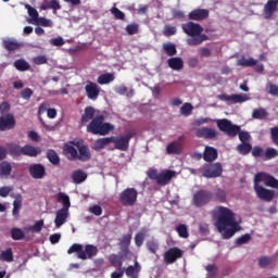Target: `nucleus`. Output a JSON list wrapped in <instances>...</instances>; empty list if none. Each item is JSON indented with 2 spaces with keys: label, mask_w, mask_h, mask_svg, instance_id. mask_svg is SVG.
<instances>
[{
  "label": "nucleus",
  "mask_w": 278,
  "mask_h": 278,
  "mask_svg": "<svg viewBox=\"0 0 278 278\" xmlns=\"http://www.w3.org/2000/svg\"><path fill=\"white\" fill-rule=\"evenodd\" d=\"M195 136L198 138H205L206 140H215V138L218 136V132L212 128L202 127L197 129Z\"/></svg>",
  "instance_id": "4be33fe9"
},
{
  "label": "nucleus",
  "mask_w": 278,
  "mask_h": 278,
  "mask_svg": "<svg viewBox=\"0 0 278 278\" xmlns=\"http://www.w3.org/2000/svg\"><path fill=\"white\" fill-rule=\"evenodd\" d=\"M266 91L268 94H271V97H278V85H275L271 81L267 83Z\"/></svg>",
  "instance_id": "864d4df0"
},
{
  "label": "nucleus",
  "mask_w": 278,
  "mask_h": 278,
  "mask_svg": "<svg viewBox=\"0 0 278 278\" xmlns=\"http://www.w3.org/2000/svg\"><path fill=\"white\" fill-rule=\"evenodd\" d=\"M166 152L168 155H179L181 153V142L173 141L166 147Z\"/></svg>",
  "instance_id": "2f4dec72"
},
{
  "label": "nucleus",
  "mask_w": 278,
  "mask_h": 278,
  "mask_svg": "<svg viewBox=\"0 0 278 278\" xmlns=\"http://www.w3.org/2000/svg\"><path fill=\"white\" fill-rule=\"evenodd\" d=\"M71 144H74L78 150L77 159L79 162H90L92 159V153L90 152V148L87 144H81L79 141H72Z\"/></svg>",
  "instance_id": "f8f14e48"
},
{
  "label": "nucleus",
  "mask_w": 278,
  "mask_h": 278,
  "mask_svg": "<svg viewBox=\"0 0 278 278\" xmlns=\"http://www.w3.org/2000/svg\"><path fill=\"white\" fill-rule=\"evenodd\" d=\"M277 8H278V0H268L267 3L264 5V10H263L264 18H266L267 21L273 18V14L277 12Z\"/></svg>",
  "instance_id": "aec40b11"
},
{
  "label": "nucleus",
  "mask_w": 278,
  "mask_h": 278,
  "mask_svg": "<svg viewBox=\"0 0 278 278\" xmlns=\"http://www.w3.org/2000/svg\"><path fill=\"white\" fill-rule=\"evenodd\" d=\"M200 173L202 177L206 179H216L223 175V164L220 163H205L201 168Z\"/></svg>",
  "instance_id": "6e6552de"
},
{
  "label": "nucleus",
  "mask_w": 278,
  "mask_h": 278,
  "mask_svg": "<svg viewBox=\"0 0 278 278\" xmlns=\"http://www.w3.org/2000/svg\"><path fill=\"white\" fill-rule=\"evenodd\" d=\"M273 264V258L270 256H262L258 258L260 268H266Z\"/></svg>",
  "instance_id": "6e6d98bb"
},
{
  "label": "nucleus",
  "mask_w": 278,
  "mask_h": 278,
  "mask_svg": "<svg viewBox=\"0 0 278 278\" xmlns=\"http://www.w3.org/2000/svg\"><path fill=\"white\" fill-rule=\"evenodd\" d=\"M146 247H147L148 251H150V253L155 255L157 253V251L160 250V242H157V240H155V239H150L147 241Z\"/></svg>",
  "instance_id": "37998d69"
},
{
  "label": "nucleus",
  "mask_w": 278,
  "mask_h": 278,
  "mask_svg": "<svg viewBox=\"0 0 278 278\" xmlns=\"http://www.w3.org/2000/svg\"><path fill=\"white\" fill-rule=\"evenodd\" d=\"M237 151L240 155H249L253 151V146L250 142H243L237 147Z\"/></svg>",
  "instance_id": "e433bc0d"
},
{
  "label": "nucleus",
  "mask_w": 278,
  "mask_h": 278,
  "mask_svg": "<svg viewBox=\"0 0 278 278\" xmlns=\"http://www.w3.org/2000/svg\"><path fill=\"white\" fill-rule=\"evenodd\" d=\"M109 262L114 268H123V257L117 254H111L109 256Z\"/></svg>",
  "instance_id": "c9c22d12"
},
{
  "label": "nucleus",
  "mask_w": 278,
  "mask_h": 278,
  "mask_svg": "<svg viewBox=\"0 0 278 278\" xmlns=\"http://www.w3.org/2000/svg\"><path fill=\"white\" fill-rule=\"evenodd\" d=\"M270 136L274 144L278 147V126H275L270 129Z\"/></svg>",
  "instance_id": "774afa93"
},
{
  "label": "nucleus",
  "mask_w": 278,
  "mask_h": 278,
  "mask_svg": "<svg viewBox=\"0 0 278 278\" xmlns=\"http://www.w3.org/2000/svg\"><path fill=\"white\" fill-rule=\"evenodd\" d=\"M14 67L16 68V71L21 72L29 71L30 68L29 63H27V61L23 59L16 60L14 62Z\"/></svg>",
  "instance_id": "c03bdc74"
},
{
  "label": "nucleus",
  "mask_w": 278,
  "mask_h": 278,
  "mask_svg": "<svg viewBox=\"0 0 278 278\" xmlns=\"http://www.w3.org/2000/svg\"><path fill=\"white\" fill-rule=\"evenodd\" d=\"M97 81L98 84H100V86H105V84H112V81H114V74H102L98 77Z\"/></svg>",
  "instance_id": "58836bf2"
},
{
  "label": "nucleus",
  "mask_w": 278,
  "mask_h": 278,
  "mask_svg": "<svg viewBox=\"0 0 278 278\" xmlns=\"http://www.w3.org/2000/svg\"><path fill=\"white\" fill-rule=\"evenodd\" d=\"M254 191L256 192L261 201L270 202L273 199H275V191L268 190L260 186V182H254Z\"/></svg>",
  "instance_id": "dca6fc26"
},
{
  "label": "nucleus",
  "mask_w": 278,
  "mask_h": 278,
  "mask_svg": "<svg viewBox=\"0 0 278 278\" xmlns=\"http://www.w3.org/2000/svg\"><path fill=\"white\" fill-rule=\"evenodd\" d=\"M167 64L173 71H181L184 68V59L179 56L170 58L167 60Z\"/></svg>",
  "instance_id": "7c9ffc66"
},
{
  "label": "nucleus",
  "mask_w": 278,
  "mask_h": 278,
  "mask_svg": "<svg viewBox=\"0 0 278 278\" xmlns=\"http://www.w3.org/2000/svg\"><path fill=\"white\" fill-rule=\"evenodd\" d=\"M163 34L164 36H167V37L175 36V34H177V27L166 25L164 27Z\"/></svg>",
  "instance_id": "052dcab7"
},
{
  "label": "nucleus",
  "mask_w": 278,
  "mask_h": 278,
  "mask_svg": "<svg viewBox=\"0 0 278 278\" xmlns=\"http://www.w3.org/2000/svg\"><path fill=\"white\" fill-rule=\"evenodd\" d=\"M16 127V119H14V115L7 114L4 116H0V131H8V129H14Z\"/></svg>",
  "instance_id": "a211bd4d"
},
{
  "label": "nucleus",
  "mask_w": 278,
  "mask_h": 278,
  "mask_svg": "<svg viewBox=\"0 0 278 278\" xmlns=\"http://www.w3.org/2000/svg\"><path fill=\"white\" fill-rule=\"evenodd\" d=\"M163 51L169 56L177 55V46L173 42L163 43Z\"/></svg>",
  "instance_id": "4c0bfd02"
},
{
  "label": "nucleus",
  "mask_w": 278,
  "mask_h": 278,
  "mask_svg": "<svg viewBox=\"0 0 278 278\" xmlns=\"http://www.w3.org/2000/svg\"><path fill=\"white\" fill-rule=\"evenodd\" d=\"M136 136V130H129L125 134V136L121 135L119 137H111V142L115 144V149L117 151H128L129 149V142L131 138Z\"/></svg>",
  "instance_id": "1a4fd4ad"
},
{
  "label": "nucleus",
  "mask_w": 278,
  "mask_h": 278,
  "mask_svg": "<svg viewBox=\"0 0 278 278\" xmlns=\"http://www.w3.org/2000/svg\"><path fill=\"white\" fill-rule=\"evenodd\" d=\"M7 149L12 157H21L23 155V147L18 143H7Z\"/></svg>",
  "instance_id": "c756f323"
},
{
  "label": "nucleus",
  "mask_w": 278,
  "mask_h": 278,
  "mask_svg": "<svg viewBox=\"0 0 278 278\" xmlns=\"http://www.w3.org/2000/svg\"><path fill=\"white\" fill-rule=\"evenodd\" d=\"M65 155H70L68 160H77L78 150L75 148V146H71L68 143H65L63 147Z\"/></svg>",
  "instance_id": "72a5a7b5"
},
{
  "label": "nucleus",
  "mask_w": 278,
  "mask_h": 278,
  "mask_svg": "<svg viewBox=\"0 0 278 278\" xmlns=\"http://www.w3.org/2000/svg\"><path fill=\"white\" fill-rule=\"evenodd\" d=\"M219 101H226L227 103H244L245 101H249V96L242 94V93H222L217 97Z\"/></svg>",
  "instance_id": "2eb2a0df"
},
{
  "label": "nucleus",
  "mask_w": 278,
  "mask_h": 278,
  "mask_svg": "<svg viewBox=\"0 0 278 278\" xmlns=\"http://www.w3.org/2000/svg\"><path fill=\"white\" fill-rule=\"evenodd\" d=\"M94 113L96 111L92 106H87L84 114L81 115L80 125H87V123H90V121L96 117Z\"/></svg>",
  "instance_id": "c85d7f7f"
},
{
  "label": "nucleus",
  "mask_w": 278,
  "mask_h": 278,
  "mask_svg": "<svg viewBox=\"0 0 278 278\" xmlns=\"http://www.w3.org/2000/svg\"><path fill=\"white\" fill-rule=\"evenodd\" d=\"M215 199L216 201H219V203H226L227 193L223 189H217L215 192Z\"/></svg>",
  "instance_id": "13d9d810"
},
{
  "label": "nucleus",
  "mask_w": 278,
  "mask_h": 278,
  "mask_svg": "<svg viewBox=\"0 0 278 278\" xmlns=\"http://www.w3.org/2000/svg\"><path fill=\"white\" fill-rule=\"evenodd\" d=\"M139 29H140V26L136 23L128 24L126 26V31L129 36H135V34H138Z\"/></svg>",
  "instance_id": "bf43d9fd"
},
{
  "label": "nucleus",
  "mask_w": 278,
  "mask_h": 278,
  "mask_svg": "<svg viewBox=\"0 0 278 278\" xmlns=\"http://www.w3.org/2000/svg\"><path fill=\"white\" fill-rule=\"evenodd\" d=\"M216 125L219 131L227 134L229 138H236V136H239L241 143L249 142V140H251L249 131L242 130L239 125L231 123V121L227 118L217 119Z\"/></svg>",
  "instance_id": "7ed1b4c3"
},
{
  "label": "nucleus",
  "mask_w": 278,
  "mask_h": 278,
  "mask_svg": "<svg viewBox=\"0 0 278 278\" xmlns=\"http://www.w3.org/2000/svg\"><path fill=\"white\" fill-rule=\"evenodd\" d=\"M135 244L138 248H140V247H142V244H144V232H138L135 236Z\"/></svg>",
  "instance_id": "e2e57ef3"
},
{
  "label": "nucleus",
  "mask_w": 278,
  "mask_h": 278,
  "mask_svg": "<svg viewBox=\"0 0 278 278\" xmlns=\"http://www.w3.org/2000/svg\"><path fill=\"white\" fill-rule=\"evenodd\" d=\"M1 262H14V253L12 252V248H8L0 253Z\"/></svg>",
  "instance_id": "79ce46f5"
},
{
  "label": "nucleus",
  "mask_w": 278,
  "mask_h": 278,
  "mask_svg": "<svg viewBox=\"0 0 278 278\" xmlns=\"http://www.w3.org/2000/svg\"><path fill=\"white\" fill-rule=\"evenodd\" d=\"M205 270L207 271V278L218 277V266L210 264L206 265Z\"/></svg>",
  "instance_id": "49530a36"
},
{
  "label": "nucleus",
  "mask_w": 278,
  "mask_h": 278,
  "mask_svg": "<svg viewBox=\"0 0 278 278\" xmlns=\"http://www.w3.org/2000/svg\"><path fill=\"white\" fill-rule=\"evenodd\" d=\"M182 31L190 36L191 38L187 40V45L190 47H197L205 42V40H210V37L203 34V26L199 23L187 22L181 25Z\"/></svg>",
  "instance_id": "f03ea898"
},
{
  "label": "nucleus",
  "mask_w": 278,
  "mask_h": 278,
  "mask_svg": "<svg viewBox=\"0 0 278 278\" xmlns=\"http://www.w3.org/2000/svg\"><path fill=\"white\" fill-rule=\"evenodd\" d=\"M252 118L257 121H263V118H268V112L264 108L255 109L252 113Z\"/></svg>",
  "instance_id": "a19ab883"
},
{
  "label": "nucleus",
  "mask_w": 278,
  "mask_h": 278,
  "mask_svg": "<svg viewBox=\"0 0 278 278\" xmlns=\"http://www.w3.org/2000/svg\"><path fill=\"white\" fill-rule=\"evenodd\" d=\"M251 242V235L245 233L239 238L236 239L235 244L237 247H242V244H249Z\"/></svg>",
  "instance_id": "de8ad7c7"
},
{
  "label": "nucleus",
  "mask_w": 278,
  "mask_h": 278,
  "mask_svg": "<svg viewBox=\"0 0 278 278\" xmlns=\"http://www.w3.org/2000/svg\"><path fill=\"white\" fill-rule=\"evenodd\" d=\"M40 10H53L56 12V10H62V5H60L59 0H43L40 5Z\"/></svg>",
  "instance_id": "cd10ccee"
},
{
  "label": "nucleus",
  "mask_w": 278,
  "mask_h": 278,
  "mask_svg": "<svg viewBox=\"0 0 278 278\" xmlns=\"http://www.w3.org/2000/svg\"><path fill=\"white\" fill-rule=\"evenodd\" d=\"M140 270H142V266L138 261H135L134 265H129L126 269H124V273L126 277L129 278H138V275H140Z\"/></svg>",
  "instance_id": "b1692460"
},
{
  "label": "nucleus",
  "mask_w": 278,
  "mask_h": 278,
  "mask_svg": "<svg viewBox=\"0 0 278 278\" xmlns=\"http://www.w3.org/2000/svg\"><path fill=\"white\" fill-rule=\"evenodd\" d=\"M192 110H194V106H192L191 103L187 102L180 108V114L182 116H190V114H192Z\"/></svg>",
  "instance_id": "8fccbe9b"
},
{
  "label": "nucleus",
  "mask_w": 278,
  "mask_h": 278,
  "mask_svg": "<svg viewBox=\"0 0 278 278\" xmlns=\"http://www.w3.org/2000/svg\"><path fill=\"white\" fill-rule=\"evenodd\" d=\"M11 238L13 240H23L25 238V232H23L20 228L11 229Z\"/></svg>",
  "instance_id": "603ef678"
},
{
  "label": "nucleus",
  "mask_w": 278,
  "mask_h": 278,
  "mask_svg": "<svg viewBox=\"0 0 278 278\" xmlns=\"http://www.w3.org/2000/svg\"><path fill=\"white\" fill-rule=\"evenodd\" d=\"M130 244H131V233L122 236V238L119 240V247L121 248H129Z\"/></svg>",
  "instance_id": "5fc2aeb1"
},
{
  "label": "nucleus",
  "mask_w": 278,
  "mask_h": 278,
  "mask_svg": "<svg viewBox=\"0 0 278 278\" xmlns=\"http://www.w3.org/2000/svg\"><path fill=\"white\" fill-rule=\"evenodd\" d=\"M180 257H184V251H181V249H179L177 247L169 248L163 254L164 263L167 265L175 264V262L180 260Z\"/></svg>",
  "instance_id": "ddd939ff"
},
{
  "label": "nucleus",
  "mask_w": 278,
  "mask_h": 278,
  "mask_svg": "<svg viewBox=\"0 0 278 278\" xmlns=\"http://www.w3.org/2000/svg\"><path fill=\"white\" fill-rule=\"evenodd\" d=\"M23 205V197L16 195L15 200L13 201V216H18V212Z\"/></svg>",
  "instance_id": "a18cd8bd"
},
{
  "label": "nucleus",
  "mask_w": 278,
  "mask_h": 278,
  "mask_svg": "<svg viewBox=\"0 0 278 278\" xmlns=\"http://www.w3.org/2000/svg\"><path fill=\"white\" fill-rule=\"evenodd\" d=\"M264 184L268 188H275L278 190V180L273 175L261 172L255 174L254 184Z\"/></svg>",
  "instance_id": "9b49d317"
},
{
  "label": "nucleus",
  "mask_w": 278,
  "mask_h": 278,
  "mask_svg": "<svg viewBox=\"0 0 278 278\" xmlns=\"http://www.w3.org/2000/svg\"><path fill=\"white\" fill-rule=\"evenodd\" d=\"M213 216L216 219L215 227L222 233L223 240H229L240 231L242 227L236 220V213L231 208L217 206L213 211Z\"/></svg>",
  "instance_id": "f257e3e1"
},
{
  "label": "nucleus",
  "mask_w": 278,
  "mask_h": 278,
  "mask_svg": "<svg viewBox=\"0 0 278 278\" xmlns=\"http://www.w3.org/2000/svg\"><path fill=\"white\" fill-rule=\"evenodd\" d=\"M2 47L7 51H18V49H21V47H23V43L16 41V40H12V39H3Z\"/></svg>",
  "instance_id": "a878e982"
},
{
  "label": "nucleus",
  "mask_w": 278,
  "mask_h": 278,
  "mask_svg": "<svg viewBox=\"0 0 278 278\" xmlns=\"http://www.w3.org/2000/svg\"><path fill=\"white\" fill-rule=\"evenodd\" d=\"M239 66H255V64H257V61H255V59L250 58V59H240L238 61Z\"/></svg>",
  "instance_id": "4d7b16f0"
},
{
  "label": "nucleus",
  "mask_w": 278,
  "mask_h": 278,
  "mask_svg": "<svg viewBox=\"0 0 278 278\" xmlns=\"http://www.w3.org/2000/svg\"><path fill=\"white\" fill-rule=\"evenodd\" d=\"M89 212L94 216H101V214H103V208L101 207V205L94 204L89 208Z\"/></svg>",
  "instance_id": "0e129e2a"
},
{
  "label": "nucleus",
  "mask_w": 278,
  "mask_h": 278,
  "mask_svg": "<svg viewBox=\"0 0 278 278\" xmlns=\"http://www.w3.org/2000/svg\"><path fill=\"white\" fill-rule=\"evenodd\" d=\"M175 170L164 169L159 174L156 184H159V186H168V184H170V180L173 179V177H175Z\"/></svg>",
  "instance_id": "412c9836"
},
{
  "label": "nucleus",
  "mask_w": 278,
  "mask_h": 278,
  "mask_svg": "<svg viewBox=\"0 0 278 278\" xmlns=\"http://www.w3.org/2000/svg\"><path fill=\"white\" fill-rule=\"evenodd\" d=\"M278 152L275 148H267L265 152L266 160H273L274 157H277Z\"/></svg>",
  "instance_id": "338daca9"
},
{
  "label": "nucleus",
  "mask_w": 278,
  "mask_h": 278,
  "mask_svg": "<svg viewBox=\"0 0 278 278\" xmlns=\"http://www.w3.org/2000/svg\"><path fill=\"white\" fill-rule=\"evenodd\" d=\"M40 153H42V149L36 148L31 144L22 147V155H26L27 157H38Z\"/></svg>",
  "instance_id": "393cba45"
},
{
  "label": "nucleus",
  "mask_w": 278,
  "mask_h": 278,
  "mask_svg": "<svg viewBox=\"0 0 278 278\" xmlns=\"http://www.w3.org/2000/svg\"><path fill=\"white\" fill-rule=\"evenodd\" d=\"M122 251V260L125 262V260H131V250H129V248H121Z\"/></svg>",
  "instance_id": "69168bd1"
},
{
  "label": "nucleus",
  "mask_w": 278,
  "mask_h": 278,
  "mask_svg": "<svg viewBox=\"0 0 278 278\" xmlns=\"http://www.w3.org/2000/svg\"><path fill=\"white\" fill-rule=\"evenodd\" d=\"M204 162H216L218 160V150L214 147L206 146L203 152Z\"/></svg>",
  "instance_id": "5701e85b"
},
{
  "label": "nucleus",
  "mask_w": 278,
  "mask_h": 278,
  "mask_svg": "<svg viewBox=\"0 0 278 278\" xmlns=\"http://www.w3.org/2000/svg\"><path fill=\"white\" fill-rule=\"evenodd\" d=\"M73 253H76V257H78V260H92V257H97V253H99V248L93 244H86L84 247V244L81 243H74L67 250L68 255H73Z\"/></svg>",
  "instance_id": "39448f33"
},
{
  "label": "nucleus",
  "mask_w": 278,
  "mask_h": 278,
  "mask_svg": "<svg viewBox=\"0 0 278 278\" xmlns=\"http://www.w3.org/2000/svg\"><path fill=\"white\" fill-rule=\"evenodd\" d=\"M71 177H72L73 184L79 185V184H84V181L88 179V174H86V172L81 169H77L72 173Z\"/></svg>",
  "instance_id": "bb28decb"
},
{
  "label": "nucleus",
  "mask_w": 278,
  "mask_h": 278,
  "mask_svg": "<svg viewBox=\"0 0 278 278\" xmlns=\"http://www.w3.org/2000/svg\"><path fill=\"white\" fill-rule=\"evenodd\" d=\"M110 143H112V137L98 139L94 143V149L96 151H101V149H105Z\"/></svg>",
  "instance_id": "ea45409f"
},
{
  "label": "nucleus",
  "mask_w": 278,
  "mask_h": 278,
  "mask_svg": "<svg viewBox=\"0 0 278 278\" xmlns=\"http://www.w3.org/2000/svg\"><path fill=\"white\" fill-rule=\"evenodd\" d=\"M176 231L179 238H188L190 235L188 233V227L184 224H180L176 227Z\"/></svg>",
  "instance_id": "3c124183"
},
{
  "label": "nucleus",
  "mask_w": 278,
  "mask_h": 278,
  "mask_svg": "<svg viewBox=\"0 0 278 278\" xmlns=\"http://www.w3.org/2000/svg\"><path fill=\"white\" fill-rule=\"evenodd\" d=\"M12 175V163L3 161L0 163V177H10Z\"/></svg>",
  "instance_id": "473e14b6"
},
{
  "label": "nucleus",
  "mask_w": 278,
  "mask_h": 278,
  "mask_svg": "<svg viewBox=\"0 0 278 278\" xmlns=\"http://www.w3.org/2000/svg\"><path fill=\"white\" fill-rule=\"evenodd\" d=\"M47 160H49V162L52 163L53 166H60V155H58V152H55V150H48Z\"/></svg>",
  "instance_id": "f704fd0d"
},
{
  "label": "nucleus",
  "mask_w": 278,
  "mask_h": 278,
  "mask_svg": "<svg viewBox=\"0 0 278 278\" xmlns=\"http://www.w3.org/2000/svg\"><path fill=\"white\" fill-rule=\"evenodd\" d=\"M28 173L33 179H45L47 169L40 163H34L28 166Z\"/></svg>",
  "instance_id": "4468645a"
},
{
  "label": "nucleus",
  "mask_w": 278,
  "mask_h": 278,
  "mask_svg": "<svg viewBox=\"0 0 278 278\" xmlns=\"http://www.w3.org/2000/svg\"><path fill=\"white\" fill-rule=\"evenodd\" d=\"M59 203H62L63 207L56 212V216L54 219L55 227L60 228L64 223H66V218H68V208L71 207V198L64 192H60L56 197Z\"/></svg>",
  "instance_id": "423d86ee"
},
{
  "label": "nucleus",
  "mask_w": 278,
  "mask_h": 278,
  "mask_svg": "<svg viewBox=\"0 0 278 278\" xmlns=\"http://www.w3.org/2000/svg\"><path fill=\"white\" fill-rule=\"evenodd\" d=\"M118 201L125 207H134L138 203V190L134 187L126 188L119 193Z\"/></svg>",
  "instance_id": "0eeeda50"
},
{
  "label": "nucleus",
  "mask_w": 278,
  "mask_h": 278,
  "mask_svg": "<svg viewBox=\"0 0 278 278\" xmlns=\"http://www.w3.org/2000/svg\"><path fill=\"white\" fill-rule=\"evenodd\" d=\"M214 194L205 189H200L193 194L192 203L195 207H203L212 201Z\"/></svg>",
  "instance_id": "9d476101"
},
{
  "label": "nucleus",
  "mask_w": 278,
  "mask_h": 278,
  "mask_svg": "<svg viewBox=\"0 0 278 278\" xmlns=\"http://www.w3.org/2000/svg\"><path fill=\"white\" fill-rule=\"evenodd\" d=\"M85 91L90 101H97V99H99L101 88L99 87V85H97V83H92L89 80L85 86Z\"/></svg>",
  "instance_id": "f3484780"
},
{
  "label": "nucleus",
  "mask_w": 278,
  "mask_h": 278,
  "mask_svg": "<svg viewBox=\"0 0 278 278\" xmlns=\"http://www.w3.org/2000/svg\"><path fill=\"white\" fill-rule=\"evenodd\" d=\"M189 21H205L210 18V10L207 9H195L188 14Z\"/></svg>",
  "instance_id": "6ab92c4d"
},
{
  "label": "nucleus",
  "mask_w": 278,
  "mask_h": 278,
  "mask_svg": "<svg viewBox=\"0 0 278 278\" xmlns=\"http://www.w3.org/2000/svg\"><path fill=\"white\" fill-rule=\"evenodd\" d=\"M114 126L110 123H105V115H96L94 118L87 125L88 134L93 136H108L110 131H113Z\"/></svg>",
  "instance_id": "20e7f679"
},
{
  "label": "nucleus",
  "mask_w": 278,
  "mask_h": 278,
  "mask_svg": "<svg viewBox=\"0 0 278 278\" xmlns=\"http://www.w3.org/2000/svg\"><path fill=\"white\" fill-rule=\"evenodd\" d=\"M200 58H212V50L210 48L202 47L198 50Z\"/></svg>",
  "instance_id": "680f3d73"
},
{
  "label": "nucleus",
  "mask_w": 278,
  "mask_h": 278,
  "mask_svg": "<svg viewBox=\"0 0 278 278\" xmlns=\"http://www.w3.org/2000/svg\"><path fill=\"white\" fill-rule=\"evenodd\" d=\"M111 14H113L114 18L116 21H125V13L123 11H121L118 8L113 7L110 10Z\"/></svg>",
  "instance_id": "09e8293b"
}]
</instances>
